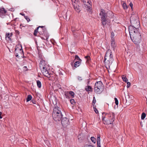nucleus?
<instances>
[{"label": "nucleus", "instance_id": "nucleus-1", "mask_svg": "<svg viewBox=\"0 0 147 147\" xmlns=\"http://www.w3.org/2000/svg\"><path fill=\"white\" fill-rule=\"evenodd\" d=\"M38 33L39 36L43 40H47L49 37L46 28L44 26H39L35 30L34 34L35 36H37V34Z\"/></svg>", "mask_w": 147, "mask_h": 147}, {"label": "nucleus", "instance_id": "nucleus-2", "mask_svg": "<svg viewBox=\"0 0 147 147\" xmlns=\"http://www.w3.org/2000/svg\"><path fill=\"white\" fill-rule=\"evenodd\" d=\"M115 114L112 113L109 114L103 113H102V120L104 123L105 124H109L112 123L115 120Z\"/></svg>", "mask_w": 147, "mask_h": 147}, {"label": "nucleus", "instance_id": "nucleus-3", "mask_svg": "<svg viewBox=\"0 0 147 147\" xmlns=\"http://www.w3.org/2000/svg\"><path fill=\"white\" fill-rule=\"evenodd\" d=\"M113 60V55L111 50H108L105 54L104 62L107 68H109Z\"/></svg>", "mask_w": 147, "mask_h": 147}, {"label": "nucleus", "instance_id": "nucleus-4", "mask_svg": "<svg viewBox=\"0 0 147 147\" xmlns=\"http://www.w3.org/2000/svg\"><path fill=\"white\" fill-rule=\"evenodd\" d=\"M52 116L53 119L55 121L61 120L63 115L59 107H55L54 108L53 110Z\"/></svg>", "mask_w": 147, "mask_h": 147}, {"label": "nucleus", "instance_id": "nucleus-5", "mask_svg": "<svg viewBox=\"0 0 147 147\" xmlns=\"http://www.w3.org/2000/svg\"><path fill=\"white\" fill-rule=\"evenodd\" d=\"M104 86L101 81L96 82L95 84L94 92L97 94H100L103 91Z\"/></svg>", "mask_w": 147, "mask_h": 147}, {"label": "nucleus", "instance_id": "nucleus-6", "mask_svg": "<svg viewBox=\"0 0 147 147\" xmlns=\"http://www.w3.org/2000/svg\"><path fill=\"white\" fill-rule=\"evenodd\" d=\"M132 36V37L130 35V37L133 42L136 44H139L140 42L141 38L140 33L138 32L133 34Z\"/></svg>", "mask_w": 147, "mask_h": 147}, {"label": "nucleus", "instance_id": "nucleus-7", "mask_svg": "<svg viewBox=\"0 0 147 147\" xmlns=\"http://www.w3.org/2000/svg\"><path fill=\"white\" fill-rule=\"evenodd\" d=\"M99 15L101 19L102 24L103 26H104L106 25V21L107 20V13H105L104 10L102 9H101Z\"/></svg>", "mask_w": 147, "mask_h": 147}, {"label": "nucleus", "instance_id": "nucleus-8", "mask_svg": "<svg viewBox=\"0 0 147 147\" xmlns=\"http://www.w3.org/2000/svg\"><path fill=\"white\" fill-rule=\"evenodd\" d=\"M14 51L15 55L17 57H22L23 55V52L21 45L16 46Z\"/></svg>", "mask_w": 147, "mask_h": 147}, {"label": "nucleus", "instance_id": "nucleus-9", "mask_svg": "<svg viewBox=\"0 0 147 147\" xmlns=\"http://www.w3.org/2000/svg\"><path fill=\"white\" fill-rule=\"evenodd\" d=\"M131 25L135 27L136 29H138L140 26V22L137 20L133 19L132 17H131L130 18Z\"/></svg>", "mask_w": 147, "mask_h": 147}, {"label": "nucleus", "instance_id": "nucleus-10", "mask_svg": "<svg viewBox=\"0 0 147 147\" xmlns=\"http://www.w3.org/2000/svg\"><path fill=\"white\" fill-rule=\"evenodd\" d=\"M40 68L44 75L48 78L50 77L49 72V69L47 66V67H41Z\"/></svg>", "mask_w": 147, "mask_h": 147}, {"label": "nucleus", "instance_id": "nucleus-11", "mask_svg": "<svg viewBox=\"0 0 147 147\" xmlns=\"http://www.w3.org/2000/svg\"><path fill=\"white\" fill-rule=\"evenodd\" d=\"M138 29H136L135 27L133 26L132 25H130L129 27L128 30L130 36H131L134 33H136L138 32Z\"/></svg>", "mask_w": 147, "mask_h": 147}, {"label": "nucleus", "instance_id": "nucleus-12", "mask_svg": "<svg viewBox=\"0 0 147 147\" xmlns=\"http://www.w3.org/2000/svg\"><path fill=\"white\" fill-rule=\"evenodd\" d=\"M61 123L63 127H66L69 124V120L66 117L63 118L61 120Z\"/></svg>", "mask_w": 147, "mask_h": 147}, {"label": "nucleus", "instance_id": "nucleus-13", "mask_svg": "<svg viewBox=\"0 0 147 147\" xmlns=\"http://www.w3.org/2000/svg\"><path fill=\"white\" fill-rule=\"evenodd\" d=\"M47 63L44 60L41 61L39 63V67H47Z\"/></svg>", "mask_w": 147, "mask_h": 147}, {"label": "nucleus", "instance_id": "nucleus-14", "mask_svg": "<svg viewBox=\"0 0 147 147\" xmlns=\"http://www.w3.org/2000/svg\"><path fill=\"white\" fill-rule=\"evenodd\" d=\"M6 13V11L3 8L0 9V16H1L4 15Z\"/></svg>", "mask_w": 147, "mask_h": 147}, {"label": "nucleus", "instance_id": "nucleus-15", "mask_svg": "<svg viewBox=\"0 0 147 147\" xmlns=\"http://www.w3.org/2000/svg\"><path fill=\"white\" fill-rule=\"evenodd\" d=\"M82 61H76L74 63V67L75 68H76L77 67L79 66L80 65V63Z\"/></svg>", "mask_w": 147, "mask_h": 147}, {"label": "nucleus", "instance_id": "nucleus-16", "mask_svg": "<svg viewBox=\"0 0 147 147\" xmlns=\"http://www.w3.org/2000/svg\"><path fill=\"white\" fill-rule=\"evenodd\" d=\"M85 90L87 91L92 92V91L93 89L90 86L88 85L86 87Z\"/></svg>", "mask_w": 147, "mask_h": 147}, {"label": "nucleus", "instance_id": "nucleus-17", "mask_svg": "<svg viewBox=\"0 0 147 147\" xmlns=\"http://www.w3.org/2000/svg\"><path fill=\"white\" fill-rule=\"evenodd\" d=\"M111 46L114 50L115 48L116 47L115 43V40L111 39Z\"/></svg>", "mask_w": 147, "mask_h": 147}, {"label": "nucleus", "instance_id": "nucleus-18", "mask_svg": "<svg viewBox=\"0 0 147 147\" xmlns=\"http://www.w3.org/2000/svg\"><path fill=\"white\" fill-rule=\"evenodd\" d=\"M73 7H77L76 4H78V0H73L72 1Z\"/></svg>", "mask_w": 147, "mask_h": 147}, {"label": "nucleus", "instance_id": "nucleus-19", "mask_svg": "<svg viewBox=\"0 0 147 147\" xmlns=\"http://www.w3.org/2000/svg\"><path fill=\"white\" fill-rule=\"evenodd\" d=\"M77 7H74L75 10L77 12H79L80 11V7L78 5V4H76Z\"/></svg>", "mask_w": 147, "mask_h": 147}, {"label": "nucleus", "instance_id": "nucleus-20", "mask_svg": "<svg viewBox=\"0 0 147 147\" xmlns=\"http://www.w3.org/2000/svg\"><path fill=\"white\" fill-rule=\"evenodd\" d=\"M67 92L70 96H71V97L72 98L74 97L75 94L74 92L72 91H67Z\"/></svg>", "mask_w": 147, "mask_h": 147}, {"label": "nucleus", "instance_id": "nucleus-21", "mask_svg": "<svg viewBox=\"0 0 147 147\" xmlns=\"http://www.w3.org/2000/svg\"><path fill=\"white\" fill-rule=\"evenodd\" d=\"M122 78L123 81L127 82L128 81V79L126 78V76L123 75L122 76Z\"/></svg>", "mask_w": 147, "mask_h": 147}, {"label": "nucleus", "instance_id": "nucleus-22", "mask_svg": "<svg viewBox=\"0 0 147 147\" xmlns=\"http://www.w3.org/2000/svg\"><path fill=\"white\" fill-rule=\"evenodd\" d=\"M64 95L65 96L66 98L67 99H69L70 98V95L68 94L67 91L65 92L64 93Z\"/></svg>", "mask_w": 147, "mask_h": 147}, {"label": "nucleus", "instance_id": "nucleus-23", "mask_svg": "<svg viewBox=\"0 0 147 147\" xmlns=\"http://www.w3.org/2000/svg\"><path fill=\"white\" fill-rule=\"evenodd\" d=\"M12 34L11 33L10 34L9 33H6L5 35V37H7L9 40L11 39L10 37L12 36Z\"/></svg>", "mask_w": 147, "mask_h": 147}, {"label": "nucleus", "instance_id": "nucleus-24", "mask_svg": "<svg viewBox=\"0 0 147 147\" xmlns=\"http://www.w3.org/2000/svg\"><path fill=\"white\" fill-rule=\"evenodd\" d=\"M32 98V96L30 95H28L27 96V97L26 98V102H28L30 100H31Z\"/></svg>", "mask_w": 147, "mask_h": 147}, {"label": "nucleus", "instance_id": "nucleus-25", "mask_svg": "<svg viewBox=\"0 0 147 147\" xmlns=\"http://www.w3.org/2000/svg\"><path fill=\"white\" fill-rule=\"evenodd\" d=\"M81 1L83 2L84 5H87L86 4V3H89V4H90L89 3L90 1H89L88 0H81Z\"/></svg>", "mask_w": 147, "mask_h": 147}, {"label": "nucleus", "instance_id": "nucleus-26", "mask_svg": "<svg viewBox=\"0 0 147 147\" xmlns=\"http://www.w3.org/2000/svg\"><path fill=\"white\" fill-rule=\"evenodd\" d=\"M36 82L38 87L39 88H40L41 86V84L39 80H37L36 81Z\"/></svg>", "mask_w": 147, "mask_h": 147}, {"label": "nucleus", "instance_id": "nucleus-27", "mask_svg": "<svg viewBox=\"0 0 147 147\" xmlns=\"http://www.w3.org/2000/svg\"><path fill=\"white\" fill-rule=\"evenodd\" d=\"M100 135H98V137L97 138V143L99 144V143H100Z\"/></svg>", "mask_w": 147, "mask_h": 147}, {"label": "nucleus", "instance_id": "nucleus-28", "mask_svg": "<svg viewBox=\"0 0 147 147\" xmlns=\"http://www.w3.org/2000/svg\"><path fill=\"white\" fill-rule=\"evenodd\" d=\"M93 107L94 109V111L96 113H98V111L96 108V106L94 104L93 105Z\"/></svg>", "mask_w": 147, "mask_h": 147}, {"label": "nucleus", "instance_id": "nucleus-29", "mask_svg": "<svg viewBox=\"0 0 147 147\" xmlns=\"http://www.w3.org/2000/svg\"><path fill=\"white\" fill-rule=\"evenodd\" d=\"M76 60L78 61H82V60L79 57L78 55H76L75 56V59L74 60V61H75V60Z\"/></svg>", "mask_w": 147, "mask_h": 147}, {"label": "nucleus", "instance_id": "nucleus-30", "mask_svg": "<svg viewBox=\"0 0 147 147\" xmlns=\"http://www.w3.org/2000/svg\"><path fill=\"white\" fill-rule=\"evenodd\" d=\"M146 116V114L144 113H143L141 115V119L142 120L144 119Z\"/></svg>", "mask_w": 147, "mask_h": 147}, {"label": "nucleus", "instance_id": "nucleus-31", "mask_svg": "<svg viewBox=\"0 0 147 147\" xmlns=\"http://www.w3.org/2000/svg\"><path fill=\"white\" fill-rule=\"evenodd\" d=\"M122 6L123 8L125 9H127L128 8L127 5L125 3L123 4Z\"/></svg>", "mask_w": 147, "mask_h": 147}, {"label": "nucleus", "instance_id": "nucleus-32", "mask_svg": "<svg viewBox=\"0 0 147 147\" xmlns=\"http://www.w3.org/2000/svg\"><path fill=\"white\" fill-rule=\"evenodd\" d=\"M91 140L93 142H94V143H95L96 141V139L95 138L93 137H92L91 138Z\"/></svg>", "mask_w": 147, "mask_h": 147}, {"label": "nucleus", "instance_id": "nucleus-33", "mask_svg": "<svg viewBox=\"0 0 147 147\" xmlns=\"http://www.w3.org/2000/svg\"><path fill=\"white\" fill-rule=\"evenodd\" d=\"M111 39H114V33L112 32L111 33Z\"/></svg>", "mask_w": 147, "mask_h": 147}, {"label": "nucleus", "instance_id": "nucleus-34", "mask_svg": "<svg viewBox=\"0 0 147 147\" xmlns=\"http://www.w3.org/2000/svg\"><path fill=\"white\" fill-rule=\"evenodd\" d=\"M70 102L71 104L74 105L75 103L74 100L73 99H71L70 100Z\"/></svg>", "mask_w": 147, "mask_h": 147}, {"label": "nucleus", "instance_id": "nucleus-35", "mask_svg": "<svg viewBox=\"0 0 147 147\" xmlns=\"http://www.w3.org/2000/svg\"><path fill=\"white\" fill-rule=\"evenodd\" d=\"M96 102V101L95 98L94 97L93 98V100L92 101V105H93V104H94V105H95V103Z\"/></svg>", "mask_w": 147, "mask_h": 147}, {"label": "nucleus", "instance_id": "nucleus-36", "mask_svg": "<svg viewBox=\"0 0 147 147\" xmlns=\"http://www.w3.org/2000/svg\"><path fill=\"white\" fill-rule=\"evenodd\" d=\"M24 18L25 19L27 20L28 22L30 21V19L28 18V16H24Z\"/></svg>", "mask_w": 147, "mask_h": 147}, {"label": "nucleus", "instance_id": "nucleus-37", "mask_svg": "<svg viewBox=\"0 0 147 147\" xmlns=\"http://www.w3.org/2000/svg\"><path fill=\"white\" fill-rule=\"evenodd\" d=\"M115 100V103L116 105H117L118 104V101L117 98H114Z\"/></svg>", "mask_w": 147, "mask_h": 147}, {"label": "nucleus", "instance_id": "nucleus-38", "mask_svg": "<svg viewBox=\"0 0 147 147\" xmlns=\"http://www.w3.org/2000/svg\"><path fill=\"white\" fill-rule=\"evenodd\" d=\"M85 58L87 59V61H89L90 59V57L88 56H86Z\"/></svg>", "mask_w": 147, "mask_h": 147}, {"label": "nucleus", "instance_id": "nucleus-39", "mask_svg": "<svg viewBox=\"0 0 147 147\" xmlns=\"http://www.w3.org/2000/svg\"><path fill=\"white\" fill-rule=\"evenodd\" d=\"M127 88H128L130 86V83L129 82H127Z\"/></svg>", "mask_w": 147, "mask_h": 147}, {"label": "nucleus", "instance_id": "nucleus-40", "mask_svg": "<svg viewBox=\"0 0 147 147\" xmlns=\"http://www.w3.org/2000/svg\"><path fill=\"white\" fill-rule=\"evenodd\" d=\"M15 32L17 35H19L20 34V32L18 30H15Z\"/></svg>", "mask_w": 147, "mask_h": 147}, {"label": "nucleus", "instance_id": "nucleus-41", "mask_svg": "<svg viewBox=\"0 0 147 147\" xmlns=\"http://www.w3.org/2000/svg\"><path fill=\"white\" fill-rule=\"evenodd\" d=\"M78 79L79 81H80L82 80V79L81 77L78 76Z\"/></svg>", "mask_w": 147, "mask_h": 147}, {"label": "nucleus", "instance_id": "nucleus-42", "mask_svg": "<svg viewBox=\"0 0 147 147\" xmlns=\"http://www.w3.org/2000/svg\"><path fill=\"white\" fill-rule=\"evenodd\" d=\"M129 5L130 6V7H131V9H132V8H133V4H132V3L131 2L130 3H129Z\"/></svg>", "mask_w": 147, "mask_h": 147}, {"label": "nucleus", "instance_id": "nucleus-43", "mask_svg": "<svg viewBox=\"0 0 147 147\" xmlns=\"http://www.w3.org/2000/svg\"><path fill=\"white\" fill-rule=\"evenodd\" d=\"M74 62H75V61H74L73 62L71 63V65L72 66H73L74 65Z\"/></svg>", "mask_w": 147, "mask_h": 147}, {"label": "nucleus", "instance_id": "nucleus-44", "mask_svg": "<svg viewBox=\"0 0 147 147\" xmlns=\"http://www.w3.org/2000/svg\"><path fill=\"white\" fill-rule=\"evenodd\" d=\"M97 147H101L100 143H99V144H98V143H97Z\"/></svg>", "mask_w": 147, "mask_h": 147}, {"label": "nucleus", "instance_id": "nucleus-45", "mask_svg": "<svg viewBox=\"0 0 147 147\" xmlns=\"http://www.w3.org/2000/svg\"><path fill=\"white\" fill-rule=\"evenodd\" d=\"M2 114V113L1 112H0V119H1L2 118V117L1 116V115Z\"/></svg>", "mask_w": 147, "mask_h": 147}, {"label": "nucleus", "instance_id": "nucleus-46", "mask_svg": "<svg viewBox=\"0 0 147 147\" xmlns=\"http://www.w3.org/2000/svg\"><path fill=\"white\" fill-rule=\"evenodd\" d=\"M20 14L22 15L23 16H24L25 15V14L24 13H21Z\"/></svg>", "mask_w": 147, "mask_h": 147}, {"label": "nucleus", "instance_id": "nucleus-47", "mask_svg": "<svg viewBox=\"0 0 147 147\" xmlns=\"http://www.w3.org/2000/svg\"><path fill=\"white\" fill-rule=\"evenodd\" d=\"M72 31L73 33L75 31L74 30H73L72 29Z\"/></svg>", "mask_w": 147, "mask_h": 147}, {"label": "nucleus", "instance_id": "nucleus-48", "mask_svg": "<svg viewBox=\"0 0 147 147\" xmlns=\"http://www.w3.org/2000/svg\"><path fill=\"white\" fill-rule=\"evenodd\" d=\"M71 53L72 54H75V53L74 52H71Z\"/></svg>", "mask_w": 147, "mask_h": 147}, {"label": "nucleus", "instance_id": "nucleus-49", "mask_svg": "<svg viewBox=\"0 0 147 147\" xmlns=\"http://www.w3.org/2000/svg\"><path fill=\"white\" fill-rule=\"evenodd\" d=\"M88 147H92L91 146L88 145Z\"/></svg>", "mask_w": 147, "mask_h": 147}, {"label": "nucleus", "instance_id": "nucleus-50", "mask_svg": "<svg viewBox=\"0 0 147 147\" xmlns=\"http://www.w3.org/2000/svg\"><path fill=\"white\" fill-rule=\"evenodd\" d=\"M24 68L25 69H26L27 68V67L26 66H24Z\"/></svg>", "mask_w": 147, "mask_h": 147}, {"label": "nucleus", "instance_id": "nucleus-51", "mask_svg": "<svg viewBox=\"0 0 147 147\" xmlns=\"http://www.w3.org/2000/svg\"><path fill=\"white\" fill-rule=\"evenodd\" d=\"M142 123L140 122V125H141V126H142Z\"/></svg>", "mask_w": 147, "mask_h": 147}, {"label": "nucleus", "instance_id": "nucleus-52", "mask_svg": "<svg viewBox=\"0 0 147 147\" xmlns=\"http://www.w3.org/2000/svg\"><path fill=\"white\" fill-rule=\"evenodd\" d=\"M67 13H68V12H66V17L67 16Z\"/></svg>", "mask_w": 147, "mask_h": 147}]
</instances>
